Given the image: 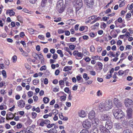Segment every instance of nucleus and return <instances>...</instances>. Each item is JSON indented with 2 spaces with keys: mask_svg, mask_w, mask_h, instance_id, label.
Instances as JSON below:
<instances>
[{
  "mask_svg": "<svg viewBox=\"0 0 133 133\" xmlns=\"http://www.w3.org/2000/svg\"><path fill=\"white\" fill-rule=\"evenodd\" d=\"M97 65L99 66V68L100 70L102 69L103 65L102 63L99 62H98L97 63Z\"/></svg>",
  "mask_w": 133,
  "mask_h": 133,
  "instance_id": "25",
  "label": "nucleus"
},
{
  "mask_svg": "<svg viewBox=\"0 0 133 133\" xmlns=\"http://www.w3.org/2000/svg\"><path fill=\"white\" fill-rule=\"evenodd\" d=\"M95 48L93 45H92L90 47V50L91 52H93L95 51Z\"/></svg>",
  "mask_w": 133,
  "mask_h": 133,
  "instance_id": "39",
  "label": "nucleus"
},
{
  "mask_svg": "<svg viewBox=\"0 0 133 133\" xmlns=\"http://www.w3.org/2000/svg\"><path fill=\"white\" fill-rule=\"evenodd\" d=\"M2 74L4 77L6 78L7 77V75L6 71L4 70H3L2 71Z\"/></svg>",
  "mask_w": 133,
  "mask_h": 133,
  "instance_id": "29",
  "label": "nucleus"
},
{
  "mask_svg": "<svg viewBox=\"0 0 133 133\" xmlns=\"http://www.w3.org/2000/svg\"><path fill=\"white\" fill-rule=\"evenodd\" d=\"M55 125V124H50V123L48 124L46 126V127L48 128H50L53 127L54 125Z\"/></svg>",
  "mask_w": 133,
  "mask_h": 133,
  "instance_id": "34",
  "label": "nucleus"
},
{
  "mask_svg": "<svg viewBox=\"0 0 133 133\" xmlns=\"http://www.w3.org/2000/svg\"><path fill=\"white\" fill-rule=\"evenodd\" d=\"M83 3L82 0H77L76 3V14H79L78 10L82 6Z\"/></svg>",
  "mask_w": 133,
  "mask_h": 133,
  "instance_id": "6",
  "label": "nucleus"
},
{
  "mask_svg": "<svg viewBox=\"0 0 133 133\" xmlns=\"http://www.w3.org/2000/svg\"><path fill=\"white\" fill-rule=\"evenodd\" d=\"M124 103L126 107H128L129 108H133V101L131 99H126L124 101Z\"/></svg>",
  "mask_w": 133,
  "mask_h": 133,
  "instance_id": "3",
  "label": "nucleus"
},
{
  "mask_svg": "<svg viewBox=\"0 0 133 133\" xmlns=\"http://www.w3.org/2000/svg\"><path fill=\"white\" fill-rule=\"evenodd\" d=\"M63 6H60L59 8H58L59 9L58 11L59 13H61L64 11V9L63 7Z\"/></svg>",
  "mask_w": 133,
  "mask_h": 133,
  "instance_id": "30",
  "label": "nucleus"
},
{
  "mask_svg": "<svg viewBox=\"0 0 133 133\" xmlns=\"http://www.w3.org/2000/svg\"><path fill=\"white\" fill-rule=\"evenodd\" d=\"M99 129L101 132L103 133H110L109 129L104 127L103 125H100L99 127Z\"/></svg>",
  "mask_w": 133,
  "mask_h": 133,
  "instance_id": "8",
  "label": "nucleus"
},
{
  "mask_svg": "<svg viewBox=\"0 0 133 133\" xmlns=\"http://www.w3.org/2000/svg\"><path fill=\"white\" fill-rule=\"evenodd\" d=\"M113 32V31L112 30L110 32V34L112 36V37H113V38H116V37H117V34H114V35H112V32Z\"/></svg>",
  "mask_w": 133,
  "mask_h": 133,
  "instance_id": "45",
  "label": "nucleus"
},
{
  "mask_svg": "<svg viewBox=\"0 0 133 133\" xmlns=\"http://www.w3.org/2000/svg\"><path fill=\"white\" fill-rule=\"evenodd\" d=\"M101 18V17H98L97 18H95L94 20L91 23V24H93V23H94L96 21H97L98 20H99L100 18Z\"/></svg>",
  "mask_w": 133,
  "mask_h": 133,
  "instance_id": "33",
  "label": "nucleus"
},
{
  "mask_svg": "<svg viewBox=\"0 0 133 133\" xmlns=\"http://www.w3.org/2000/svg\"><path fill=\"white\" fill-rule=\"evenodd\" d=\"M112 127V124L111 120L107 121L105 123V127L109 129H111Z\"/></svg>",
  "mask_w": 133,
  "mask_h": 133,
  "instance_id": "15",
  "label": "nucleus"
},
{
  "mask_svg": "<svg viewBox=\"0 0 133 133\" xmlns=\"http://www.w3.org/2000/svg\"><path fill=\"white\" fill-rule=\"evenodd\" d=\"M123 133H132V132L130 130L126 129L123 131Z\"/></svg>",
  "mask_w": 133,
  "mask_h": 133,
  "instance_id": "38",
  "label": "nucleus"
},
{
  "mask_svg": "<svg viewBox=\"0 0 133 133\" xmlns=\"http://www.w3.org/2000/svg\"><path fill=\"white\" fill-rule=\"evenodd\" d=\"M98 130L97 128H95L93 130V132L92 133H98Z\"/></svg>",
  "mask_w": 133,
  "mask_h": 133,
  "instance_id": "51",
  "label": "nucleus"
},
{
  "mask_svg": "<svg viewBox=\"0 0 133 133\" xmlns=\"http://www.w3.org/2000/svg\"><path fill=\"white\" fill-rule=\"evenodd\" d=\"M43 101L44 103L47 104L49 102V99L48 97H44L43 99Z\"/></svg>",
  "mask_w": 133,
  "mask_h": 133,
  "instance_id": "22",
  "label": "nucleus"
},
{
  "mask_svg": "<svg viewBox=\"0 0 133 133\" xmlns=\"http://www.w3.org/2000/svg\"><path fill=\"white\" fill-rule=\"evenodd\" d=\"M101 118L102 120L107 121L111 120V118L109 115L105 114H102L101 115Z\"/></svg>",
  "mask_w": 133,
  "mask_h": 133,
  "instance_id": "10",
  "label": "nucleus"
},
{
  "mask_svg": "<svg viewBox=\"0 0 133 133\" xmlns=\"http://www.w3.org/2000/svg\"><path fill=\"white\" fill-rule=\"evenodd\" d=\"M44 83L45 84H47L48 83V81L47 78H45L44 81Z\"/></svg>",
  "mask_w": 133,
  "mask_h": 133,
  "instance_id": "46",
  "label": "nucleus"
},
{
  "mask_svg": "<svg viewBox=\"0 0 133 133\" xmlns=\"http://www.w3.org/2000/svg\"><path fill=\"white\" fill-rule=\"evenodd\" d=\"M112 107V102L110 99L106 101L104 103H100L99 106V110L102 111L108 110L111 109Z\"/></svg>",
  "mask_w": 133,
  "mask_h": 133,
  "instance_id": "1",
  "label": "nucleus"
},
{
  "mask_svg": "<svg viewBox=\"0 0 133 133\" xmlns=\"http://www.w3.org/2000/svg\"><path fill=\"white\" fill-rule=\"evenodd\" d=\"M57 130L55 129L52 128L50 130H49L48 132L49 133H57Z\"/></svg>",
  "mask_w": 133,
  "mask_h": 133,
  "instance_id": "21",
  "label": "nucleus"
},
{
  "mask_svg": "<svg viewBox=\"0 0 133 133\" xmlns=\"http://www.w3.org/2000/svg\"><path fill=\"white\" fill-rule=\"evenodd\" d=\"M18 106L21 108L24 107L25 105V101L23 100H21L18 101L17 102Z\"/></svg>",
  "mask_w": 133,
  "mask_h": 133,
  "instance_id": "12",
  "label": "nucleus"
},
{
  "mask_svg": "<svg viewBox=\"0 0 133 133\" xmlns=\"http://www.w3.org/2000/svg\"><path fill=\"white\" fill-rule=\"evenodd\" d=\"M118 73L119 75H122L124 74V72L122 70H120L119 71Z\"/></svg>",
  "mask_w": 133,
  "mask_h": 133,
  "instance_id": "47",
  "label": "nucleus"
},
{
  "mask_svg": "<svg viewBox=\"0 0 133 133\" xmlns=\"http://www.w3.org/2000/svg\"><path fill=\"white\" fill-rule=\"evenodd\" d=\"M57 52L59 54H60V57H63L64 55L62 53V51L60 50H58L57 51Z\"/></svg>",
  "mask_w": 133,
  "mask_h": 133,
  "instance_id": "24",
  "label": "nucleus"
},
{
  "mask_svg": "<svg viewBox=\"0 0 133 133\" xmlns=\"http://www.w3.org/2000/svg\"><path fill=\"white\" fill-rule=\"evenodd\" d=\"M80 133H89V131L87 130L84 129L82 130Z\"/></svg>",
  "mask_w": 133,
  "mask_h": 133,
  "instance_id": "42",
  "label": "nucleus"
},
{
  "mask_svg": "<svg viewBox=\"0 0 133 133\" xmlns=\"http://www.w3.org/2000/svg\"><path fill=\"white\" fill-rule=\"evenodd\" d=\"M95 111L93 110L91 111L89 113V118L91 120L93 119H96L97 118H95Z\"/></svg>",
  "mask_w": 133,
  "mask_h": 133,
  "instance_id": "13",
  "label": "nucleus"
},
{
  "mask_svg": "<svg viewBox=\"0 0 133 133\" xmlns=\"http://www.w3.org/2000/svg\"><path fill=\"white\" fill-rule=\"evenodd\" d=\"M90 74L93 76H95L96 75V73L95 71L92 70L90 71Z\"/></svg>",
  "mask_w": 133,
  "mask_h": 133,
  "instance_id": "60",
  "label": "nucleus"
},
{
  "mask_svg": "<svg viewBox=\"0 0 133 133\" xmlns=\"http://www.w3.org/2000/svg\"><path fill=\"white\" fill-rule=\"evenodd\" d=\"M52 58L54 59H56L57 58V55L56 54H54L52 56Z\"/></svg>",
  "mask_w": 133,
  "mask_h": 133,
  "instance_id": "63",
  "label": "nucleus"
},
{
  "mask_svg": "<svg viewBox=\"0 0 133 133\" xmlns=\"http://www.w3.org/2000/svg\"><path fill=\"white\" fill-rule=\"evenodd\" d=\"M47 0H42L41 3V5L42 7L44 6L45 4L46 3Z\"/></svg>",
  "mask_w": 133,
  "mask_h": 133,
  "instance_id": "31",
  "label": "nucleus"
},
{
  "mask_svg": "<svg viewBox=\"0 0 133 133\" xmlns=\"http://www.w3.org/2000/svg\"><path fill=\"white\" fill-rule=\"evenodd\" d=\"M69 48L72 50H74L75 48V46L74 45H70L69 46Z\"/></svg>",
  "mask_w": 133,
  "mask_h": 133,
  "instance_id": "55",
  "label": "nucleus"
},
{
  "mask_svg": "<svg viewBox=\"0 0 133 133\" xmlns=\"http://www.w3.org/2000/svg\"><path fill=\"white\" fill-rule=\"evenodd\" d=\"M102 95V93L101 92V91L99 90L97 92V95L98 96H99Z\"/></svg>",
  "mask_w": 133,
  "mask_h": 133,
  "instance_id": "54",
  "label": "nucleus"
},
{
  "mask_svg": "<svg viewBox=\"0 0 133 133\" xmlns=\"http://www.w3.org/2000/svg\"><path fill=\"white\" fill-rule=\"evenodd\" d=\"M12 115H13L12 113L11 112H9L8 113L6 114V116L9 118V116L11 117Z\"/></svg>",
  "mask_w": 133,
  "mask_h": 133,
  "instance_id": "62",
  "label": "nucleus"
},
{
  "mask_svg": "<svg viewBox=\"0 0 133 133\" xmlns=\"http://www.w3.org/2000/svg\"><path fill=\"white\" fill-rule=\"evenodd\" d=\"M125 4V3L123 1H122L120 3L119 5V7H122L124 6Z\"/></svg>",
  "mask_w": 133,
  "mask_h": 133,
  "instance_id": "53",
  "label": "nucleus"
},
{
  "mask_svg": "<svg viewBox=\"0 0 133 133\" xmlns=\"http://www.w3.org/2000/svg\"><path fill=\"white\" fill-rule=\"evenodd\" d=\"M62 93L64 94V95L61 96V99L62 100L64 101L66 99V95L64 94L63 92H62Z\"/></svg>",
  "mask_w": 133,
  "mask_h": 133,
  "instance_id": "26",
  "label": "nucleus"
},
{
  "mask_svg": "<svg viewBox=\"0 0 133 133\" xmlns=\"http://www.w3.org/2000/svg\"><path fill=\"white\" fill-rule=\"evenodd\" d=\"M44 119H39L38 121H40V123L39 124L40 126L41 127H43L44 126L45 124V122H44Z\"/></svg>",
  "mask_w": 133,
  "mask_h": 133,
  "instance_id": "20",
  "label": "nucleus"
},
{
  "mask_svg": "<svg viewBox=\"0 0 133 133\" xmlns=\"http://www.w3.org/2000/svg\"><path fill=\"white\" fill-rule=\"evenodd\" d=\"M22 89V88L20 86H19L17 87L16 90L17 91H19Z\"/></svg>",
  "mask_w": 133,
  "mask_h": 133,
  "instance_id": "59",
  "label": "nucleus"
},
{
  "mask_svg": "<svg viewBox=\"0 0 133 133\" xmlns=\"http://www.w3.org/2000/svg\"><path fill=\"white\" fill-rule=\"evenodd\" d=\"M79 116L83 118L86 116V114L85 111L83 110H81L79 111L78 112Z\"/></svg>",
  "mask_w": 133,
  "mask_h": 133,
  "instance_id": "14",
  "label": "nucleus"
},
{
  "mask_svg": "<svg viewBox=\"0 0 133 133\" xmlns=\"http://www.w3.org/2000/svg\"><path fill=\"white\" fill-rule=\"evenodd\" d=\"M129 125L132 128H133V120H130L129 122Z\"/></svg>",
  "mask_w": 133,
  "mask_h": 133,
  "instance_id": "35",
  "label": "nucleus"
},
{
  "mask_svg": "<svg viewBox=\"0 0 133 133\" xmlns=\"http://www.w3.org/2000/svg\"><path fill=\"white\" fill-rule=\"evenodd\" d=\"M20 43H21L23 45L24 47H26V44L25 42L24 41H21L20 42Z\"/></svg>",
  "mask_w": 133,
  "mask_h": 133,
  "instance_id": "57",
  "label": "nucleus"
},
{
  "mask_svg": "<svg viewBox=\"0 0 133 133\" xmlns=\"http://www.w3.org/2000/svg\"><path fill=\"white\" fill-rule=\"evenodd\" d=\"M115 128L116 129L118 130L122 128L121 124L119 123H116L115 124Z\"/></svg>",
  "mask_w": 133,
  "mask_h": 133,
  "instance_id": "18",
  "label": "nucleus"
},
{
  "mask_svg": "<svg viewBox=\"0 0 133 133\" xmlns=\"http://www.w3.org/2000/svg\"><path fill=\"white\" fill-rule=\"evenodd\" d=\"M32 55L37 60L38 59L39 57L38 55L36 53L34 52L32 53Z\"/></svg>",
  "mask_w": 133,
  "mask_h": 133,
  "instance_id": "23",
  "label": "nucleus"
},
{
  "mask_svg": "<svg viewBox=\"0 0 133 133\" xmlns=\"http://www.w3.org/2000/svg\"><path fill=\"white\" fill-rule=\"evenodd\" d=\"M114 103L117 108H119L122 107V103L120 101L116 98H115L113 100Z\"/></svg>",
  "mask_w": 133,
  "mask_h": 133,
  "instance_id": "9",
  "label": "nucleus"
},
{
  "mask_svg": "<svg viewBox=\"0 0 133 133\" xmlns=\"http://www.w3.org/2000/svg\"><path fill=\"white\" fill-rule=\"evenodd\" d=\"M25 67L28 69L29 70L30 68V66H29L28 64H25Z\"/></svg>",
  "mask_w": 133,
  "mask_h": 133,
  "instance_id": "48",
  "label": "nucleus"
},
{
  "mask_svg": "<svg viewBox=\"0 0 133 133\" xmlns=\"http://www.w3.org/2000/svg\"><path fill=\"white\" fill-rule=\"evenodd\" d=\"M114 115L116 119L119 120H123L125 116L124 113L121 109L116 110L114 112Z\"/></svg>",
  "mask_w": 133,
  "mask_h": 133,
  "instance_id": "2",
  "label": "nucleus"
},
{
  "mask_svg": "<svg viewBox=\"0 0 133 133\" xmlns=\"http://www.w3.org/2000/svg\"><path fill=\"white\" fill-rule=\"evenodd\" d=\"M16 126L17 128L19 129L22 127V125L21 123H18L17 125Z\"/></svg>",
  "mask_w": 133,
  "mask_h": 133,
  "instance_id": "64",
  "label": "nucleus"
},
{
  "mask_svg": "<svg viewBox=\"0 0 133 133\" xmlns=\"http://www.w3.org/2000/svg\"><path fill=\"white\" fill-rule=\"evenodd\" d=\"M22 55L24 56L27 57L28 56V54L26 52L23 51V52L22 53Z\"/></svg>",
  "mask_w": 133,
  "mask_h": 133,
  "instance_id": "61",
  "label": "nucleus"
},
{
  "mask_svg": "<svg viewBox=\"0 0 133 133\" xmlns=\"http://www.w3.org/2000/svg\"><path fill=\"white\" fill-rule=\"evenodd\" d=\"M18 20L21 23H22L23 22L22 18V17L20 16H17Z\"/></svg>",
  "mask_w": 133,
  "mask_h": 133,
  "instance_id": "43",
  "label": "nucleus"
},
{
  "mask_svg": "<svg viewBox=\"0 0 133 133\" xmlns=\"http://www.w3.org/2000/svg\"><path fill=\"white\" fill-rule=\"evenodd\" d=\"M12 59L13 62L15 63L17 59V57L16 56L14 55L12 57Z\"/></svg>",
  "mask_w": 133,
  "mask_h": 133,
  "instance_id": "32",
  "label": "nucleus"
},
{
  "mask_svg": "<svg viewBox=\"0 0 133 133\" xmlns=\"http://www.w3.org/2000/svg\"><path fill=\"white\" fill-rule=\"evenodd\" d=\"M58 33L59 34H62L64 32V31L62 29H59L58 31Z\"/></svg>",
  "mask_w": 133,
  "mask_h": 133,
  "instance_id": "56",
  "label": "nucleus"
},
{
  "mask_svg": "<svg viewBox=\"0 0 133 133\" xmlns=\"http://www.w3.org/2000/svg\"><path fill=\"white\" fill-rule=\"evenodd\" d=\"M63 0H59L58 1L57 4V7L58 8H59L60 6H63Z\"/></svg>",
  "mask_w": 133,
  "mask_h": 133,
  "instance_id": "17",
  "label": "nucleus"
},
{
  "mask_svg": "<svg viewBox=\"0 0 133 133\" xmlns=\"http://www.w3.org/2000/svg\"><path fill=\"white\" fill-rule=\"evenodd\" d=\"M39 80L38 79H34L33 81V84L34 85H37L39 82Z\"/></svg>",
  "mask_w": 133,
  "mask_h": 133,
  "instance_id": "28",
  "label": "nucleus"
},
{
  "mask_svg": "<svg viewBox=\"0 0 133 133\" xmlns=\"http://www.w3.org/2000/svg\"><path fill=\"white\" fill-rule=\"evenodd\" d=\"M124 118L123 120L122 119L121 120V121L122 124H124L125 125L127 124H128V122L126 120H124Z\"/></svg>",
  "mask_w": 133,
  "mask_h": 133,
  "instance_id": "37",
  "label": "nucleus"
},
{
  "mask_svg": "<svg viewBox=\"0 0 133 133\" xmlns=\"http://www.w3.org/2000/svg\"><path fill=\"white\" fill-rule=\"evenodd\" d=\"M32 115L33 118H35L36 117L37 114L35 112H33L32 113Z\"/></svg>",
  "mask_w": 133,
  "mask_h": 133,
  "instance_id": "49",
  "label": "nucleus"
},
{
  "mask_svg": "<svg viewBox=\"0 0 133 133\" xmlns=\"http://www.w3.org/2000/svg\"><path fill=\"white\" fill-rule=\"evenodd\" d=\"M44 122H45V124L46 125L47 124H49L50 123V121L48 119H44Z\"/></svg>",
  "mask_w": 133,
  "mask_h": 133,
  "instance_id": "58",
  "label": "nucleus"
},
{
  "mask_svg": "<svg viewBox=\"0 0 133 133\" xmlns=\"http://www.w3.org/2000/svg\"><path fill=\"white\" fill-rule=\"evenodd\" d=\"M82 125L84 128L88 129L91 126V122L88 119H86L83 122Z\"/></svg>",
  "mask_w": 133,
  "mask_h": 133,
  "instance_id": "5",
  "label": "nucleus"
},
{
  "mask_svg": "<svg viewBox=\"0 0 133 133\" xmlns=\"http://www.w3.org/2000/svg\"><path fill=\"white\" fill-rule=\"evenodd\" d=\"M132 48V46L130 45H127L125 47V49L127 50V49H131Z\"/></svg>",
  "mask_w": 133,
  "mask_h": 133,
  "instance_id": "50",
  "label": "nucleus"
},
{
  "mask_svg": "<svg viewBox=\"0 0 133 133\" xmlns=\"http://www.w3.org/2000/svg\"><path fill=\"white\" fill-rule=\"evenodd\" d=\"M28 95L29 97H31L33 94V92L32 91H29L28 93Z\"/></svg>",
  "mask_w": 133,
  "mask_h": 133,
  "instance_id": "36",
  "label": "nucleus"
},
{
  "mask_svg": "<svg viewBox=\"0 0 133 133\" xmlns=\"http://www.w3.org/2000/svg\"><path fill=\"white\" fill-rule=\"evenodd\" d=\"M92 125L94 128H96L98 127L99 123L98 120L97 118L93 119L91 120Z\"/></svg>",
  "mask_w": 133,
  "mask_h": 133,
  "instance_id": "11",
  "label": "nucleus"
},
{
  "mask_svg": "<svg viewBox=\"0 0 133 133\" xmlns=\"http://www.w3.org/2000/svg\"><path fill=\"white\" fill-rule=\"evenodd\" d=\"M77 79V82L78 83H80L81 82L80 81V80H81L82 79V77H81L80 76H76Z\"/></svg>",
  "mask_w": 133,
  "mask_h": 133,
  "instance_id": "40",
  "label": "nucleus"
},
{
  "mask_svg": "<svg viewBox=\"0 0 133 133\" xmlns=\"http://www.w3.org/2000/svg\"><path fill=\"white\" fill-rule=\"evenodd\" d=\"M131 108H128L126 111L127 118L128 119H131L133 112V110Z\"/></svg>",
  "mask_w": 133,
  "mask_h": 133,
  "instance_id": "7",
  "label": "nucleus"
},
{
  "mask_svg": "<svg viewBox=\"0 0 133 133\" xmlns=\"http://www.w3.org/2000/svg\"><path fill=\"white\" fill-rule=\"evenodd\" d=\"M46 69V65H44L42 66L40 68V70L41 71L45 70Z\"/></svg>",
  "mask_w": 133,
  "mask_h": 133,
  "instance_id": "41",
  "label": "nucleus"
},
{
  "mask_svg": "<svg viewBox=\"0 0 133 133\" xmlns=\"http://www.w3.org/2000/svg\"><path fill=\"white\" fill-rule=\"evenodd\" d=\"M15 14V12L12 10H6V15L9 14L10 16L14 15Z\"/></svg>",
  "mask_w": 133,
  "mask_h": 133,
  "instance_id": "16",
  "label": "nucleus"
},
{
  "mask_svg": "<svg viewBox=\"0 0 133 133\" xmlns=\"http://www.w3.org/2000/svg\"><path fill=\"white\" fill-rule=\"evenodd\" d=\"M38 37L39 38V39H41V40H44V39L45 38L44 36L43 35H39L38 36Z\"/></svg>",
  "mask_w": 133,
  "mask_h": 133,
  "instance_id": "44",
  "label": "nucleus"
},
{
  "mask_svg": "<svg viewBox=\"0 0 133 133\" xmlns=\"http://www.w3.org/2000/svg\"><path fill=\"white\" fill-rule=\"evenodd\" d=\"M72 66H65L63 69V71H68V70H71L72 68Z\"/></svg>",
  "mask_w": 133,
  "mask_h": 133,
  "instance_id": "19",
  "label": "nucleus"
},
{
  "mask_svg": "<svg viewBox=\"0 0 133 133\" xmlns=\"http://www.w3.org/2000/svg\"><path fill=\"white\" fill-rule=\"evenodd\" d=\"M86 5V7L89 8H92L94 4V0H84Z\"/></svg>",
  "mask_w": 133,
  "mask_h": 133,
  "instance_id": "4",
  "label": "nucleus"
},
{
  "mask_svg": "<svg viewBox=\"0 0 133 133\" xmlns=\"http://www.w3.org/2000/svg\"><path fill=\"white\" fill-rule=\"evenodd\" d=\"M33 98L34 99V101L35 102H37L38 100V98L37 96H33Z\"/></svg>",
  "mask_w": 133,
  "mask_h": 133,
  "instance_id": "52",
  "label": "nucleus"
},
{
  "mask_svg": "<svg viewBox=\"0 0 133 133\" xmlns=\"http://www.w3.org/2000/svg\"><path fill=\"white\" fill-rule=\"evenodd\" d=\"M83 77L86 80H87L89 78V77L88 76L87 74L86 73H84L83 74Z\"/></svg>",
  "mask_w": 133,
  "mask_h": 133,
  "instance_id": "27",
  "label": "nucleus"
}]
</instances>
